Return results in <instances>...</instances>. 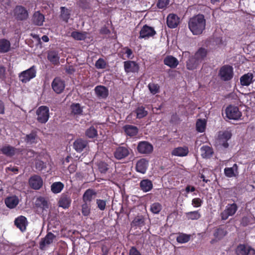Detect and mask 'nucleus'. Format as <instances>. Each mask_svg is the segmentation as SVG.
<instances>
[{
    "label": "nucleus",
    "instance_id": "48",
    "mask_svg": "<svg viewBox=\"0 0 255 255\" xmlns=\"http://www.w3.org/2000/svg\"><path fill=\"white\" fill-rule=\"evenodd\" d=\"M191 238L190 235H187L184 233H179L176 238V241L180 244H184L188 242Z\"/></svg>",
    "mask_w": 255,
    "mask_h": 255
},
{
    "label": "nucleus",
    "instance_id": "56",
    "mask_svg": "<svg viewBox=\"0 0 255 255\" xmlns=\"http://www.w3.org/2000/svg\"><path fill=\"white\" fill-rule=\"evenodd\" d=\"M98 165L101 173H105L108 170V165L105 162L101 161L98 163Z\"/></svg>",
    "mask_w": 255,
    "mask_h": 255
},
{
    "label": "nucleus",
    "instance_id": "59",
    "mask_svg": "<svg viewBox=\"0 0 255 255\" xmlns=\"http://www.w3.org/2000/svg\"><path fill=\"white\" fill-rule=\"evenodd\" d=\"M203 201L199 198H195L192 199V204L194 207H199L201 206Z\"/></svg>",
    "mask_w": 255,
    "mask_h": 255
},
{
    "label": "nucleus",
    "instance_id": "8",
    "mask_svg": "<svg viewBox=\"0 0 255 255\" xmlns=\"http://www.w3.org/2000/svg\"><path fill=\"white\" fill-rule=\"evenodd\" d=\"M51 87L56 94H61L65 89V82L60 77H55L51 83Z\"/></svg>",
    "mask_w": 255,
    "mask_h": 255
},
{
    "label": "nucleus",
    "instance_id": "6",
    "mask_svg": "<svg viewBox=\"0 0 255 255\" xmlns=\"http://www.w3.org/2000/svg\"><path fill=\"white\" fill-rule=\"evenodd\" d=\"M36 74L35 66H32L30 68L21 72L18 75L19 79L22 83H26L34 78L36 76Z\"/></svg>",
    "mask_w": 255,
    "mask_h": 255
},
{
    "label": "nucleus",
    "instance_id": "19",
    "mask_svg": "<svg viewBox=\"0 0 255 255\" xmlns=\"http://www.w3.org/2000/svg\"><path fill=\"white\" fill-rule=\"evenodd\" d=\"M148 166V161L145 158H141L137 161L136 164V170L137 172L144 174Z\"/></svg>",
    "mask_w": 255,
    "mask_h": 255
},
{
    "label": "nucleus",
    "instance_id": "21",
    "mask_svg": "<svg viewBox=\"0 0 255 255\" xmlns=\"http://www.w3.org/2000/svg\"><path fill=\"white\" fill-rule=\"evenodd\" d=\"M97 195V192L93 189H87L82 196L83 202L91 203V201L94 199Z\"/></svg>",
    "mask_w": 255,
    "mask_h": 255
},
{
    "label": "nucleus",
    "instance_id": "22",
    "mask_svg": "<svg viewBox=\"0 0 255 255\" xmlns=\"http://www.w3.org/2000/svg\"><path fill=\"white\" fill-rule=\"evenodd\" d=\"M179 18L176 14H169L167 17V25L170 28H175L179 23Z\"/></svg>",
    "mask_w": 255,
    "mask_h": 255
},
{
    "label": "nucleus",
    "instance_id": "45",
    "mask_svg": "<svg viewBox=\"0 0 255 255\" xmlns=\"http://www.w3.org/2000/svg\"><path fill=\"white\" fill-rule=\"evenodd\" d=\"M85 135L89 138H96L98 135V131L94 126H91L86 130Z\"/></svg>",
    "mask_w": 255,
    "mask_h": 255
},
{
    "label": "nucleus",
    "instance_id": "10",
    "mask_svg": "<svg viewBox=\"0 0 255 255\" xmlns=\"http://www.w3.org/2000/svg\"><path fill=\"white\" fill-rule=\"evenodd\" d=\"M14 16L17 20H24L28 17V13L26 8L22 5H17L14 10Z\"/></svg>",
    "mask_w": 255,
    "mask_h": 255
},
{
    "label": "nucleus",
    "instance_id": "23",
    "mask_svg": "<svg viewBox=\"0 0 255 255\" xmlns=\"http://www.w3.org/2000/svg\"><path fill=\"white\" fill-rule=\"evenodd\" d=\"M71 203V199L70 196L67 194H62L58 201L59 206L64 209L69 207Z\"/></svg>",
    "mask_w": 255,
    "mask_h": 255
},
{
    "label": "nucleus",
    "instance_id": "40",
    "mask_svg": "<svg viewBox=\"0 0 255 255\" xmlns=\"http://www.w3.org/2000/svg\"><path fill=\"white\" fill-rule=\"evenodd\" d=\"M64 185L61 182H55L51 186V190L54 194H58L63 189Z\"/></svg>",
    "mask_w": 255,
    "mask_h": 255
},
{
    "label": "nucleus",
    "instance_id": "27",
    "mask_svg": "<svg viewBox=\"0 0 255 255\" xmlns=\"http://www.w3.org/2000/svg\"><path fill=\"white\" fill-rule=\"evenodd\" d=\"M88 142L86 140L79 138L73 143V148L78 152H81L87 146Z\"/></svg>",
    "mask_w": 255,
    "mask_h": 255
},
{
    "label": "nucleus",
    "instance_id": "18",
    "mask_svg": "<svg viewBox=\"0 0 255 255\" xmlns=\"http://www.w3.org/2000/svg\"><path fill=\"white\" fill-rule=\"evenodd\" d=\"M14 225L22 232L25 231L27 225V221L25 217L20 216L14 220Z\"/></svg>",
    "mask_w": 255,
    "mask_h": 255
},
{
    "label": "nucleus",
    "instance_id": "25",
    "mask_svg": "<svg viewBox=\"0 0 255 255\" xmlns=\"http://www.w3.org/2000/svg\"><path fill=\"white\" fill-rule=\"evenodd\" d=\"M70 114L72 116H79L83 115V107L79 103H72L70 107Z\"/></svg>",
    "mask_w": 255,
    "mask_h": 255
},
{
    "label": "nucleus",
    "instance_id": "15",
    "mask_svg": "<svg viewBox=\"0 0 255 255\" xmlns=\"http://www.w3.org/2000/svg\"><path fill=\"white\" fill-rule=\"evenodd\" d=\"M147 218L142 215L138 214L131 222V226L135 229H141L146 224Z\"/></svg>",
    "mask_w": 255,
    "mask_h": 255
},
{
    "label": "nucleus",
    "instance_id": "31",
    "mask_svg": "<svg viewBox=\"0 0 255 255\" xmlns=\"http://www.w3.org/2000/svg\"><path fill=\"white\" fill-rule=\"evenodd\" d=\"M11 44L10 41L5 38L0 39V53H5L10 51Z\"/></svg>",
    "mask_w": 255,
    "mask_h": 255
},
{
    "label": "nucleus",
    "instance_id": "52",
    "mask_svg": "<svg viewBox=\"0 0 255 255\" xmlns=\"http://www.w3.org/2000/svg\"><path fill=\"white\" fill-rule=\"evenodd\" d=\"M226 235V231L224 229L218 228L216 230L214 233V236L218 240H221Z\"/></svg>",
    "mask_w": 255,
    "mask_h": 255
},
{
    "label": "nucleus",
    "instance_id": "17",
    "mask_svg": "<svg viewBox=\"0 0 255 255\" xmlns=\"http://www.w3.org/2000/svg\"><path fill=\"white\" fill-rule=\"evenodd\" d=\"M56 238V236L51 232H48L46 236L42 238L39 243V248L43 250L46 246L52 244L54 240Z\"/></svg>",
    "mask_w": 255,
    "mask_h": 255
},
{
    "label": "nucleus",
    "instance_id": "42",
    "mask_svg": "<svg viewBox=\"0 0 255 255\" xmlns=\"http://www.w3.org/2000/svg\"><path fill=\"white\" fill-rule=\"evenodd\" d=\"M201 155L203 158H209L213 153V149L208 145H204L201 148Z\"/></svg>",
    "mask_w": 255,
    "mask_h": 255
},
{
    "label": "nucleus",
    "instance_id": "61",
    "mask_svg": "<svg viewBox=\"0 0 255 255\" xmlns=\"http://www.w3.org/2000/svg\"><path fill=\"white\" fill-rule=\"evenodd\" d=\"M123 49L125 51V53L127 54V58L128 59H132L133 55L132 50L128 47H125Z\"/></svg>",
    "mask_w": 255,
    "mask_h": 255
},
{
    "label": "nucleus",
    "instance_id": "39",
    "mask_svg": "<svg viewBox=\"0 0 255 255\" xmlns=\"http://www.w3.org/2000/svg\"><path fill=\"white\" fill-rule=\"evenodd\" d=\"M88 33L86 31H74L71 33V36L76 40H85Z\"/></svg>",
    "mask_w": 255,
    "mask_h": 255
},
{
    "label": "nucleus",
    "instance_id": "24",
    "mask_svg": "<svg viewBox=\"0 0 255 255\" xmlns=\"http://www.w3.org/2000/svg\"><path fill=\"white\" fill-rule=\"evenodd\" d=\"M6 206L9 209H13L18 204V198L15 196L7 197L4 200Z\"/></svg>",
    "mask_w": 255,
    "mask_h": 255
},
{
    "label": "nucleus",
    "instance_id": "58",
    "mask_svg": "<svg viewBox=\"0 0 255 255\" xmlns=\"http://www.w3.org/2000/svg\"><path fill=\"white\" fill-rule=\"evenodd\" d=\"M96 203L97 204L98 208L101 211H104L106 206V201L104 200L97 199Z\"/></svg>",
    "mask_w": 255,
    "mask_h": 255
},
{
    "label": "nucleus",
    "instance_id": "64",
    "mask_svg": "<svg viewBox=\"0 0 255 255\" xmlns=\"http://www.w3.org/2000/svg\"><path fill=\"white\" fill-rule=\"evenodd\" d=\"M68 169L70 173H73L76 171L77 165L74 164H71L68 166Z\"/></svg>",
    "mask_w": 255,
    "mask_h": 255
},
{
    "label": "nucleus",
    "instance_id": "57",
    "mask_svg": "<svg viewBox=\"0 0 255 255\" xmlns=\"http://www.w3.org/2000/svg\"><path fill=\"white\" fill-rule=\"evenodd\" d=\"M35 168L39 171H42L46 168V163L42 160H38L35 162Z\"/></svg>",
    "mask_w": 255,
    "mask_h": 255
},
{
    "label": "nucleus",
    "instance_id": "29",
    "mask_svg": "<svg viewBox=\"0 0 255 255\" xmlns=\"http://www.w3.org/2000/svg\"><path fill=\"white\" fill-rule=\"evenodd\" d=\"M0 151L2 154L6 155L7 157H12L15 155L16 151V148L14 147L9 145H7L2 146Z\"/></svg>",
    "mask_w": 255,
    "mask_h": 255
},
{
    "label": "nucleus",
    "instance_id": "2",
    "mask_svg": "<svg viewBox=\"0 0 255 255\" xmlns=\"http://www.w3.org/2000/svg\"><path fill=\"white\" fill-rule=\"evenodd\" d=\"M132 153V150L127 145H120L114 151V156L118 160H123L128 158Z\"/></svg>",
    "mask_w": 255,
    "mask_h": 255
},
{
    "label": "nucleus",
    "instance_id": "20",
    "mask_svg": "<svg viewBox=\"0 0 255 255\" xmlns=\"http://www.w3.org/2000/svg\"><path fill=\"white\" fill-rule=\"evenodd\" d=\"M189 153V148L186 146L177 147L174 148L171 151L173 156L183 157L186 156Z\"/></svg>",
    "mask_w": 255,
    "mask_h": 255
},
{
    "label": "nucleus",
    "instance_id": "3",
    "mask_svg": "<svg viewBox=\"0 0 255 255\" xmlns=\"http://www.w3.org/2000/svg\"><path fill=\"white\" fill-rule=\"evenodd\" d=\"M232 134L231 131L225 130L220 131L217 139L216 143L220 148H227L229 147L228 141L231 139Z\"/></svg>",
    "mask_w": 255,
    "mask_h": 255
},
{
    "label": "nucleus",
    "instance_id": "60",
    "mask_svg": "<svg viewBox=\"0 0 255 255\" xmlns=\"http://www.w3.org/2000/svg\"><path fill=\"white\" fill-rule=\"evenodd\" d=\"M0 79L5 81L6 79V70L3 66H0Z\"/></svg>",
    "mask_w": 255,
    "mask_h": 255
},
{
    "label": "nucleus",
    "instance_id": "47",
    "mask_svg": "<svg viewBox=\"0 0 255 255\" xmlns=\"http://www.w3.org/2000/svg\"><path fill=\"white\" fill-rule=\"evenodd\" d=\"M147 87L150 93L153 95L160 92V86L158 84L151 82L148 84Z\"/></svg>",
    "mask_w": 255,
    "mask_h": 255
},
{
    "label": "nucleus",
    "instance_id": "37",
    "mask_svg": "<svg viewBox=\"0 0 255 255\" xmlns=\"http://www.w3.org/2000/svg\"><path fill=\"white\" fill-rule=\"evenodd\" d=\"M44 21V16L39 11H36L32 17V22L36 25L40 26L43 24Z\"/></svg>",
    "mask_w": 255,
    "mask_h": 255
},
{
    "label": "nucleus",
    "instance_id": "30",
    "mask_svg": "<svg viewBox=\"0 0 255 255\" xmlns=\"http://www.w3.org/2000/svg\"><path fill=\"white\" fill-rule=\"evenodd\" d=\"M48 60L53 65H56L59 63L60 57L57 51L51 50L48 52Z\"/></svg>",
    "mask_w": 255,
    "mask_h": 255
},
{
    "label": "nucleus",
    "instance_id": "43",
    "mask_svg": "<svg viewBox=\"0 0 255 255\" xmlns=\"http://www.w3.org/2000/svg\"><path fill=\"white\" fill-rule=\"evenodd\" d=\"M61 9V14H60V18L61 19L66 23L68 22V20L70 17V11L67 8L64 6H62L60 7Z\"/></svg>",
    "mask_w": 255,
    "mask_h": 255
},
{
    "label": "nucleus",
    "instance_id": "38",
    "mask_svg": "<svg viewBox=\"0 0 255 255\" xmlns=\"http://www.w3.org/2000/svg\"><path fill=\"white\" fill-rule=\"evenodd\" d=\"M35 205L36 207L42 209V210H46L48 208L47 201L43 197H38L35 200Z\"/></svg>",
    "mask_w": 255,
    "mask_h": 255
},
{
    "label": "nucleus",
    "instance_id": "33",
    "mask_svg": "<svg viewBox=\"0 0 255 255\" xmlns=\"http://www.w3.org/2000/svg\"><path fill=\"white\" fill-rule=\"evenodd\" d=\"M139 185L141 190L144 192L150 191L153 188V184L151 181L147 179L141 180Z\"/></svg>",
    "mask_w": 255,
    "mask_h": 255
},
{
    "label": "nucleus",
    "instance_id": "16",
    "mask_svg": "<svg viewBox=\"0 0 255 255\" xmlns=\"http://www.w3.org/2000/svg\"><path fill=\"white\" fill-rule=\"evenodd\" d=\"M124 69L127 73H137L139 69L138 64L133 61L128 60L124 62Z\"/></svg>",
    "mask_w": 255,
    "mask_h": 255
},
{
    "label": "nucleus",
    "instance_id": "62",
    "mask_svg": "<svg viewBox=\"0 0 255 255\" xmlns=\"http://www.w3.org/2000/svg\"><path fill=\"white\" fill-rule=\"evenodd\" d=\"M65 71L68 74L71 75L75 73L76 69L74 66L68 65L66 67Z\"/></svg>",
    "mask_w": 255,
    "mask_h": 255
},
{
    "label": "nucleus",
    "instance_id": "26",
    "mask_svg": "<svg viewBox=\"0 0 255 255\" xmlns=\"http://www.w3.org/2000/svg\"><path fill=\"white\" fill-rule=\"evenodd\" d=\"M95 92L99 98L106 99L109 95V90L107 88L104 86H97L95 88Z\"/></svg>",
    "mask_w": 255,
    "mask_h": 255
},
{
    "label": "nucleus",
    "instance_id": "4",
    "mask_svg": "<svg viewBox=\"0 0 255 255\" xmlns=\"http://www.w3.org/2000/svg\"><path fill=\"white\" fill-rule=\"evenodd\" d=\"M36 120L40 124L46 123L49 119V109L46 106L39 107L36 111Z\"/></svg>",
    "mask_w": 255,
    "mask_h": 255
},
{
    "label": "nucleus",
    "instance_id": "54",
    "mask_svg": "<svg viewBox=\"0 0 255 255\" xmlns=\"http://www.w3.org/2000/svg\"><path fill=\"white\" fill-rule=\"evenodd\" d=\"M107 63L103 58H99L95 63V67L98 69H103L106 68Z\"/></svg>",
    "mask_w": 255,
    "mask_h": 255
},
{
    "label": "nucleus",
    "instance_id": "53",
    "mask_svg": "<svg viewBox=\"0 0 255 255\" xmlns=\"http://www.w3.org/2000/svg\"><path fill=\"white\" fill-rule=\"evenodd\" d=\"M206 127L205 122L202 120H198L196 123V129L200 132L204 131Z\"/></svg>",
    "mask_w": 255,
    "mask_h": 255
},
{
    "label": "nucleus",
    "instance_id": "63",
    "mask_svg": "<svg viewBox=\"0 0 255 255\" xmlns=\"http://www.w3.org/2000/svg\"><path fill=\"white\" fill-rule=\"evenodd\" d=\"M129 255H141V254L135 247H132L129 250Z\"/></svg>",
    "mask_w": 255,
    "mask_h": 255
},
{
    "label": "nucleus",
    "instance_id": "13",
    "mask_svg": "<svg viewBox=\"0 0 255 255\" xmlns=\"http://www.w3.org/2000/svg\"><path fill=\"white\" fill-rule=\"evenodd\" d=\"M238 210V206L236 203L228 204L226 209L221 213V217L223 220H227L229 216H233Z\"/></svg>",
    "mask_w": 255,
    "mask_h": 255
},
{
    "label": "nucleus",
    "instance_id": "46",
    "mask_svg": "<svg viewBox=\"0 0 255 255\" xmlns=\"http://www.w3.org/2000/svg\"><path fill=\"white\" fill-rule=\"evenodd\" d=\"M237 170L238 166L237 164H234L232 167H226L224 169V173L225 175L228 177H233L236 176L235 170H236V171H237Z\"/></svg>",
    "mask_w": 255,
    "mask_h": 255
},
{
    "label": "nucleus",
    "instance_id": "1",
    "mask_svg": "<svg viewBox=\"0 0 255 255\" xmlns=\"http://www.w3.org/2000/svg\"><path fill=\"white\" fill-rule=\"evenodd\" d=\"M206 20L202 14H198L190 18L188 21V27L194 35L201 34L205 29Z\"/></svg>",
    "mask_w": 255,
    "mask_h": 255
},
{
    "label": "nucleus",
    "instance_id": "9",
    "mask_svg": "<svg viewBox=\"0 0 255 255\" xmlns=\"http://www.w3.org/2000/svg\"><path fill=\"white\" fill-rule=\"evenodd\" d=\"M156 32L154 28L147 25H144L139 31V36L138 38L145 39H148L150 37H152L156 34Z\"/></svg>",
    "mask_w": 255,
    "mask_h": 255
},
{
    "label": "nucleus",
    "instance_id": "36",
    "mask_svg": "<svg viewBox=\"0 0 255 255\" xmlns=\"http://www.w3.org/2000/svg\"><path fill=\"white\" fill-rule=\"evenodd\" d=\"M126 134L129 136H133L137 134L138 128L132 125H126L123 128Z\"/></svg>",
    "mask_w": 255,
    "mask_h": 255
},
{
    "label": "nucleus",
    "instance_id": "28",
    "mask_svg": "<svg viewBox=\"0 0 255 255\" xmlns=\"http://www.w3.org/2000/svg\"><path fill=\"white\" fill-rule=\"evenodd\" d=\"M200 64V62L193 55H192L189 57L186 61V68L189 70H193L197 69Z\"/></svg>",
    "mask_w": 255,
    "mask_h": 255
},
{
    "label": "nucleus",
    "instance_id": "7",
    "mask_svg": "<svg viewBox=\"0 0 255 255\" xmlns=\"http://www.w3.org/2000/svg\"><path fill=\"white\" fill-rule=\"evenodd\" d=\"M227 118L230 120H237L242 116V113L239 108L236 106L229 105L225 110Z\"/></svg>",
    "mask_w": 255,
    "mask_h": 255
},
{
    "label": "nucleus",
    "instance_id": "35",
    "mask_svg": "<svg viewBox=\"0 0 255 255\" xmlns=\"http://www.w3.org/2000/svg\"><path fill=\"white\" fill-rule=\"evenodd\" d=\"M208 53L207 50L203 47H201L193 55L200 63L206 57Z\"/></svg>",
    "mask_w": 255,
    "mask_h": 255
},
{
    "label": "nucleus",
    "instance_id": "49",
    "mask_svg": "<svg viewBox=\"0 0 255 255\" xmlns=\"http://www.w3.org/2000/svg\"><path fill=\"white\" fill-rule=\"evenodd\" d=\"M162 209L161 204L158 202H154L151 204L150 211L154 214H158Z\"/></svg>",
    "mask_w": 255,
    "mask_h": 255
},
{
    "label": "nucleus",
    "instance_id": "55",
    "mask_svg": "<svg viewBox=\"0 0 255 255\" xmlns=\"http://www.w3.org/2000/svg\"><path fill=\"white\" fill-rule=\"evenodd\" d=\"M169 4V0H158L157 6L159 9H165Z\"/></svg>",
    "mask_w": 255,
    "mask_h": 255
},
{
    "label": "nucleus",
    "instance_id": "41",
    "mask_svg": "<svg viewBox=\"0 0 255 255\" xmlns=\"http://www.w3.org/2000/svg\"><path fill=\"white\" fill-rule=\"evenodd\" d=\"M185 214L186 218L188 220H197L201 217L199 210L186 212Z\"/></svg>",
    "mask_w": 255,
    "mask_h": 255
},
{
    "label": "nucleus",
    "instance_id": "5",
    "mask_svg": "<svg viewBox=\"0 0 255 255\" xmlns=\"http://www.w3.org/2000/svg\"><path fill=\"white\" fill-rule=\"evenodd\" d=\"M219 76L223 81L231 80L234 76L233 68L229 65L222 66L220 69Z\"/></svg>",
    "mask_w": 255,
    "mask_h": 255
},
{
    "label": "nucleus",
    "instance_id": "44",
    "mask_svg": "<svg viewBox=\"0 0 255 255\" xmlns=\"http://www.w3.org/2000/svg\"><path fill=\"white\" fill-rule=\"evenodd\" d=\"M37 135L36 134V132L35 131H32L29 134L26 135L24 138V141L27 143H36L37 142Z\"/></svg>",
    "mask_w": 255,
    "mask_h": 255
},
{
    "label": "nucleus",
    "instance_id": "50",
    "mask_svg": "<svg viewBox=\"0 0 255 255\" xmlns=\"http://www.w3.org/2000/svg\"><path fill=\"white\" fill-rule=\"evenodd\" d=\"M82 207V213L84 216H88L91 213V205L90 203L83 202L81 206Z\"/></svg>",
    "mask_w": 255,
    "mask_h": 255
},
{
    "label": "nucleus",
    "instance_id": "14",
    "mask_svg": "<svg viewBox=\"0 0 255 255\" xmlns=\"http://www.w3.org/2000/svg\"><path fill=\"white\" fill-rule=\"evenodd\" d=\"M42 178L37 175H34L29 179V184L30 187L34 190H39L43 185Z\"/></svg>",
    "mask_w": 255,
    "mask_h": 255
},
{
    "label": "nucleus",
    "instance_id": "11",
    "mask_svg": "<svg viewBox=\"0 0 255 255\" xmlns=\"http://www.w3.org/2000/svg\"><path fill=\"white\" fill-rule=\"evenodd\" d=\"M236 253L237 255H255V250L250 246L240 244L236 249Z\"/></svg>",
    "mask_w": 255,
    "mask_h": 255
},
{
    "label": "nucleus",
    "instance_id": "51",
    "mask_svg": "<svg viewBox=\"0 0 255 255\" xmlns=\"http://www.w3.org/2000/svg\"><path fill=\"white\" fill-rule=\"evenodd\" d=\"M136 114V118L141 119L147 115V111L145 110L144 107L143 106L138 107L135 110Z\"/></svg>",
    "mask_w": 255,
    "mask_h": 255
},
{
    "label": "nucleus",
    "instance_id": "34",
    "mask_svg": "<svg viewBox=\"0 0 255 255\" xmlns=\"http://www.w3.org/2000/svg\"><path fill=\"white\" fill-rule=\"evenodd\" d=\"M164 64L171 68H175L178 65V60L172 56H167L164 59Z\"/></svg>",
    "mask_w": 255,
    "mask_h": 255
},
{
    "label": "nucleus",
    "instance_id": "12",
    "mask_svg": "<svg viewBox=\"0 0 255 255\" xmlns=\"http://www.w3.org/2000/svg\"><path fill=\"white\" fill-rule=\"evenodd\" d=\"M153 150V145L146 141L139 142L137 146V151L141 154H150Z\"/></svg>",
    "mask_w": 255,
    "mask_h": 255
},
{
    "label": "nucleus",
    "instance_id": "32",
    "mask_svg": "<svg viewBox=\"0 0 255 255\" xmlns=\"http://www.w3.org/2000/svg\"><path fill=\"white\" fill-rule=\"evenodd\" d=\"M254 76L252 73H248L243 75L240 78V83L242 86H248L253 83Z\"/></svg>",
    "mask_w": 255,
    "mask_h": 255
}]
</instances>
